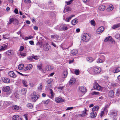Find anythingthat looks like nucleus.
<instances>
[{
    "label": "nucleus",
    "instance_id": "39448f33",
    "mask_svg": "<svg viewBox=\"0 0 120 120\" xmlns=\"http://www.w3.org/2000/svg\"><path fill=\"white\" fill-rule=\"evenodd\" d=\"M93 87L94 89L98 90H101L102 89V87L96 82H95L94 84Z\"/></svg>",
    "mask_w": 120,
    "mask_h": 120
},
{
    "label": "nucleus",
    "instance_id": "1a4fd4ad",
    "mask_svg": "<svg viewBox=\"0 0 120 120\" xmlns=\"http://www.w3.org/2000/svg\"><path fill=\"white\" fill-rule=\"evenodd\" d=\"M114 91L111 90L110 91L109 93L108 96L109 97L111 98H113L114 97Z\"/></svg>",
    "mask_w": 120,
    "mask_h": 120
},
{
    "label": "nucleus",
    "instance_id": "e433bc0d",
    "mask_svg": "<svg viewBox=\"0 0 120 120\" xmlns=\"http://www.w3.org/2000/svg\"><path fill=\"white\" fill-rule=\"evenodd\" d=\"M26 90L25 88H22L21 90L22 94L23 95L26 94Z\"/></svg>",
    "mask_w": 120,
    "mask_h": 120
},
{
    "label": "nucleus",
    "instance_id": "052dcab7",
    "mask_svg": "<svg viewBox=\"0 0 120 120\" xmlns=\"http://www.w3.org/2000/svg\"><path fill=\"white\" fill-rule=\"evenodd\" d=\"M24 2L26 3H29L31 2L30 0H24Z\"/></svg>",
    "mask_w": 120,
    "mask_h": 120
},
{
    "label": "nucleus",
    "instance_id": "473e14b6",
    "mask_svg": "<svg viewBox=\"0 0 120 120\" xmlns=\"http://www.w3.org/2000/svg\"><path fill=\"white\" fill-rule=\"evenodd\" d=\"M70 46L67 47V46L65 44H63L62 46V48L63 50L68 49Z\"/></svg>",
    "mask_w": 120,
    "mask_h": 120
},
{
    "label": "nucleus",
    "instance_id": "9b49d317",
    "mask_svg": "<svg viewBox=\"0 0 120 120\" xmlns=\"http://www.w3.org/2000/svg\"><path fill=\"white\" fill-rule=\"evenodd\" d=\"M53 69V67L50 65H47L45 67V69L47 70L50 71L52 70Z\"/></svg>",
    "mask_w": 120,
    "mask_h": 120
},
{
    "label": "nucleus",
    "instance_id": "20e7f679",
    "mask_svg": "<svg viewBox=\"0 0 120 120\" xmlns=\"http://www.w3.org/2000/svg\"><path fill=\"white\" fill-rule=\"evenodd\" d=\"M18 21L17 19L13 18H11L9 19V22L8 23V25H9L12 23L14 24L17 23Z\"/></svg>",
    "mask_w": 120,
    "mask_h": 120
},
{
    "label": "nucleus",
    "instance_id": "4468645a",
    "mask_svg": "<svg viewBox=\"0 0 120 120\" xmlns=\"http://www.w3.org/2000/svg\"><path fill=\"white\" fill-rule=\"evenodd\" d=\"M87 111V110L85 108V110L82 111V114H79L78 116L81 117H83L85 116L86 114V112Z\"/></svg>",
    "mask_w": 120,
    "mask_h": 120
},
{
    "label": "nucleus",
    "instance_id": "3c124183",
    "mask_svg": "<svg viewBox=\"0 0 120 120\" xmlns=\"http://www.w3.org/2000/svg\"><path fill=\"white\" fill-rule=\"evenodd\" d=\"M38 68L40 70H41L42 68V64H41L39 65H38L37 66Z\"/></svg>",
    "mask_w": 120,
    "mask_h": 120
},
{
    "label": "nucleus",
    "instance_id": "9d476101",
    "mask_svg": "<svg viewBox=\"0 0 120 120\" xmlns=\"http://www.w3.org/2000/svg\"><path fill=\"white\" fill-rule=\"evenodd\" d=\"M75 79L74 78H71L69 81V83L71 85H72L75 82Z\"/></svg>",
    "mask_w": 120,
    "mask_h": 120
},
{
    "label": "nucleus",
    "instance_id": "69168bd1",
    "mask_svg": "<svg viewBox=\"0 0 120 120\" xmlns=\"http://www.w3.org/2000/svg\"><path fill=\"white\" fill-rule=\"evenodd\" d=\"M104 111H105V112L107 113L108 111V110L107 109V107H105L104 108V109L103 110Z\"/></svg>",
    "mask_w": 120,
    "mask_h": 120
},
{
    "label": "nucleus",
    "instance_id": "6e6d98bb",
    "mask_svg": "<svg viewBox=\"0 0 120 120\" xmlns=\"http://www.w3.org/2000/svg\"><path fill=\"white\" fill-rule=\"evenodd\" d=\"M52 81V79H49L47 81V83L48 84H49L51 83Z\"/></svg>",
    "mask_w": 120,
    "mask_h": 120
},
{
    "label": "nucleus",
    "instance_id": "f03ea898",
    "mask_svg": "<svg viewBox=\"0 0 120 120\" xmlns=\"http://www.w3.org/2000/svg\"><path fill=\"white\" fill-rule=\"evenodd\" d=\"M69 25L63 24L61 25H59L55 27L56 30H67L69 28Z\"/></svg>",
    "mask_w": 120,
    "mask_h": 120
},
{
    "label": "nucleus",
    "instance_id": "58836bf2",
    "mask_svg": "<svg viewBox=\"0 0 120 120\" xmlns=\"http://www.w3.org/2000/svg\"><path fill=\"white\" fill-rule=\"evenodd\" d=\"M24 65L23 64H20L18 66V68L20 70H22L24 66Z\"/></svg>",
    "mask_w": 120,
    "mask_h": 120
},
{
    "label": "nucleus",
    "instance_id": "49530a36",
    "mask_svg": "<svg viewBox=\"0 0 120 120\" xmlns=\"http://www.w3.org/2000/svg\"><path fill=\"white\" fill-rule=\"evenodd\" d=\"M22 82L24 86L27 87V82L25 80H22Z\"/></svg>",
    "mask_w": 120,
    "mask_h": 120
},
{
    "label": "nucleus",
    "instance_id": "ea45409f",
    "mask_svg": "<svg viewBox=\"0 0 120 120\" xmlns=\"http://www.w3.org/2000/svg\"><path fill=\"white\" fill-rule=\"evenodd\" d=\"M49 100L48 99L46 101H42L41 102V103L42 104H45L47 105L49 101Z\"/></svg>",
    "mask_w": 120,
    "mask_h": 120
},
{
    "label": "nucleus",
    "instance_id": "a18cd8bd",
    "mask_svg": "<svg viewBox=\"0 0 120 120\" xmlns=\"http://www.w3.org/2000/svg\"><path fill=\"white\" fill-rule=\"evenodd\" d=\"M74 0H70L68 1H66L65 3H66L67 5H69L73 2Z\"/></svg>",
    "mask_w": 120,
    "mask_h": 120
},
{
    "label": "nucleus",
    "instance_id": "f257e3e1",
    "mask_svg": "<svg viewBox=\"0 0 120 120\" xmlns=\"http://www.w3.org/2000/svg\"><path fill=\"white\" fill-rule=\"evenodd\" d=\"M88 71L90 73L94 74L100 72L101 71V69L99 67L95 66L88 69Z\"/></svg>",
    "mask_w": 120,
    "mask_h": 120
},
{
    "label": "nucleus",
    "instance_id": "c9c22d12",
    "mask_svg": "<svg viewBox=\"0 0 120 120\" xmlns=\"http://www.w3.org/2000/svg\"><path fill=\"white\" fill-rule=\"evenodd\" d=\"M39 86H38V90L41 91L42 89V83H40L39 84Z\"/></svg>",
    "mask_w": 120,
    "mask_h": 120
},
{
    "label": "nucleus",
    "instance_id": "f8f14e48",
    "mask_svg": "<svg viewBox=\"0 0 120 120\" xmlns=\"http://www.w3.org/2000/svg\"><path fill=\"white\" fill-rule=\"evenodd\" d=\"M10 90V87L8 86L4 87L2 88L3 90L5 92H7Z\"/></svg>",
    "mask_w": 120,
    "mask_h": 120
},
{
    "label": "nucleus",
    "instance_id": "6ab92c4d",
    "mask_svg": "<svg viewBox=\"0 0 120 120\" xmlns=\"http://www.w3.org/2000/svg\"><path fill=\"white\" fill-rule=\"evenodd\" d=\"M9 76L13 78H15L16 77V75L15 74L14 72L13 71H11L8 73Z\"/></svg>",
    "mask_w": 120,
    "mask_h": 120
},
{
    "label": "nucleus",
    "instance_id": "09e8293b",
    "mask_svg": "<svg viewBox=\"0 0 120 120\" xmlns=\"http://www.w3.org/2000/svg\"><path fill=\"white\" fill-rule=\"evenodd\" d=\"M103 61L100 58H98L96 61L97 63H100L103 62Z\"/></svg>",
    "mask_w": 120,
    "mask_h": 120
},
{
    "label": "nucleus",
    "instance_id": "2f4dec72",
    "mask_svg": "<svg viewBox=\"0 0 120 120\" xmlns=\"http://www.w3.org/2000/svg\"><path fill=\"white\" fill-rule=\"evenodd\" d=\"M120 71V67H117L115 70H114L113 72L114 73H117Z\"/></svg>",
    "mask_w": 120,
    "mask_h": 120
},
{
    "label": "nucleus",
    "instance_id": "7ed1b4c3",
    "mask_svg": "<svg viewBox=\"0 0 120 120\" xmlns=\"http://www.w3.org/2000/svg\"><path fill=\"white\" fill-rule=\"evenodd\" d=\"M90 38V36L88 33L84 34L82 37V40L83 41L86 42L89 41Z\"/></svg>",
    "mask_w": 120,
    "mask_h": 120
},
{
    "label": "nucleus",
    "instance_id": "0eeeda50",
    "mask_svg": "<svg viewBox=\"0 0 120 120\" xmlns=\"http://www.w3.org/2000/svg\"><path fill=\"white\" fill-rule=\"evenodd\" d=\"M104 28L103 26H101L98 28L96 30V32L98 34L101 33L104 30Z\"/></svg>",
    "mask_w": 120,
    "mask_h": 120
},
{
    "label": "nucleus",
    "instance_id": "393cba45",
    "mask_svg": "<svg viewBox=\"0 0 120 120\" xmlns=\"http://www.w3.org/2000/svg\"><path fill=\"white\" fill-rule=\"evenodd\" d=\"M106 7L104 5H102L99 6L98 7L99 9L101 11H104L105 8Z\"/></svg>",
    "mask_w": 120,
    "mask_h": 120
},
{
    "label": "nucleus",
    "instance_id": "dca6fc26",
    "mask_svg": "<svg viewBox=\"0 0 120 120\" xmlns=\"http://www.w3.org/2000/svg\"><path fill=\"white\" fill-rule=\"evenodd\" d=\"M55 101L56 102L58 103L63 102L64 101V100L62 99L61 98L59 97L56 98L55 99Z\"/></svg>",
    "mask_w": 120,
    "mask_h": 120
},
{
    "label": "nucleus",
    "instance_id": "79ce46f5",
    "mask_svg": "<svg viewBox=\"0 0 120 120\" xmlns=\"http://www.w3.org/2000/svg\"><path fill=\"white\" fill-rule=\"evenodd\" d=\"M99 57L103 61H104L105 60V57L103 55H99Z\"/></svg>",
    "mask_w": 120,
    "mask_h": 120
},
{
    "label": "nucleus",
    "instance_id": "bb28decb",
    "mask_svg": "<svg viewBox=\"0 0 120 120\" xmlns=\"http://www.w3.org/2000/svg\"><path fill=\"white\" fill-rule=\"evenodd\" d=\"M51 38L52 39H55L56 40H58L59 38L58 36L56 35H51Z\"/></svg>",
    "mask_w": 120,
    "mask_h": 120
},
{
    "label": "nucleus",
    "instance_id": "aec40b11",
    "mask_svg": "<svg viewBox=\"0 0 120 120\" xmlns=\"http://www.w3.org/2000/svg\"><path fill=\"white\" fill-rule=\"evenodd\" d=\"M3 82L5 83H8L10 82V80L6 78H4L2 79Z\"/></svg>",
    "mask_w": 120,
    "mask_h": 120
},
{
    "label": "nucleus",
    "instance_id": "7c9ffc66",
    "mask_svg": "<svg viewBox=\"0 0 120 120\" xmlns=\"http://www.w3.org/2000/svg\"><path fill=\"white\" fill-rule=\"evenodd\" d=\"M99 107L98 106H95L92 109V111H96L99 109Z\"/></svg>",
    "mask_w": 120,
    "mask_h": 120
},
{
    "label": "nucleus",
    "instance_id": "2eb2a0df",
    "mask_svg": "<svg viewBox=\"0 0 120 120\" xmlns=\"http://www.w3.org/2000/svg\"><path fill=\"white\" fill-rule=\"evenodd\" d=\"M8 46L7 45H4L1 46L0 48V51H3L7 49Z\"/></svg>",
    "mask_w": 120,
    "mask_h": 120
},
{
    "label": "nucleus",
    "instance_id": "c85d7f7f",
    "mask_svg": "<svg viewBox=\"0 0 120 120\" xmlns=\"http://www.w3.org/2000/svg\"><path fill=\"white\" fill-rule=\"evenodd\" d=\"M10 104L9 101H4L3 102V105L4 107H6L8 105Z\"/></svg>",
    "mask_w": 120,
    "mask_h": 120
},
{
    "label": "nucleus",
    "instance_id": "c756f323",
    "mask_svg": "<svg viewBox=\"0 0 120 120\" xmlns=\"http://www.w3.org/2000/svg\"><path fill=\"white\" fill-rule=\"evenodd\" d=\"M86 60L90 63L92 62L94 60L93 58L90 57H88L86 58Z\"/></svg>",
    "mask_w": 120,
    "mask_h": 120
},
{
    "label": "nucleus",
    "instance_id": "864d4df0",
    "mask_svg": "<svg viewBox=\"0 0 120 120\" xmlns=\"http://www.w3.org/2000/svg\"><path fill=\"white\" fill-rule=\"evenodd\" d=\"M28 59L30 61H32V60L33 59V56H30L28 57Z\"/></svg>",
    "mask_w": 120,
    "mask_h": 120
},
{
    "label": "nucleus",
    "instance_id": "f704fd0d",
    "mask_svg": "<svg viewBox=\"0 0 120 120\" xmlns=\"http://www.w3.org/2000/svg\"><path fill=\"white\" fill-rule=\"evenodd\" d=\"M111 85L113 88L116 87L118 86V85L117 83L114 82L111 83Z\"/></svg>",
    "mask_w": 120,
    "mask_h": 120
},
{
    "label": "nucleus",
    "instance_id": "de8ad7c7",
    "mask_svg": "<svg viewBox=\"0 0 120 120\" xmlns=\"http://www.w3.org/2000/svg\"><path fill=\"white\" fill-rule=\"evenodd\" d=\"M12 51V50H9L6 52V54L8 55H10L12 54L11 52Z\"/></svg>",
    "mask_w": 120,
    "mask_h": 120
},
{
    "label": "nucleus",
    "instance_id": "8fccbe9b",
    "mask_svg": "<svg viewBox=\"0 0 120 120\" xmlns=\"http://www.w3.org/2000/svg\"><path fill=\"white\" fill-rule=\"evenodd\" d=\"M75 74L77 75H79V70L76 69L74 71Z\"/></svg>",
    "mask_w": 120,
    "mask_h": 120
},
{
    "label": "nucleus",
    "instance_id": "680f3d73",
    "mask_svg": "<svg viewBox=\"0 0 120 120\" xmlns=\"http://www.w3.org/2000/svg\"><path fill=\"white\" fill-rule=\"evenodd\" d=\"M24 49V47L23 46H21L20 47L19 50L20 51H22Z\"/></svg>",
    "mask_w": 120,
    "mask_h": 120
},
{
    "label": "nucleus",
    "instance_id": "423d86ee",
    "mask_svg": "<svg viewBox=\"0 0 120 120\" xmlns=\"http://www.w3.org/2000/svg\"><path fill=\"white\" fill-rule=\"evenodd\" d=\"M39 97L38 95H36L33 94L31 97L32 100L33 101H35Z\"/></svg>",
    "mask_w": 120,
    "mask_h": 120
},
{
    "label": "nucleus",
    "instance_id": "338daca9",
    "mask_svg": "<svg viewBox=\"0 0 120 120\" xmlns=\"http://www.w3.org/2000/svg\"><path fill=\"white\" fill-rule=\"evenodd\" d=\"M14 12L16 14H18V11L17 8H15L14 10Z\"/></svg>",
    "mask_w": 120,
    "mask_h": 120
},
{
    "label": "nucleus",
    "instance_id": "72a5a7b5",
    "mask_svg": "<svg viewBox=\"0 0 120 120\" xmlns=\"http://www.w3.org/2000/svg\"><path fill=\"white\" fill-rule=\"evenodd\" d=\"M19 116L18 115H15L13 117L12 120H18L19 119Z\"/></svg>",
    "mask_w": 120,
    "mask_h": 120
},
{
    "label": "nucleus",
    "instance_id": "4d7b16f0",
    "mask_svg": "<svg viewBox=\"0 0 120 120\" xmlns=\"http://www.w3.org/2000/svg\"><path fill=\"white\" fill-rule=\"evenodd\" d=\"M104 111H101V112L100 113V115L101 117H102L104 114Z\"/></svg>",
    "mask_w": 120,
    "mask_h": 120
},
{
    "label": "nucleus",
    "instance_id": "37998d69",
    "mask_svg": "<svg viewBox=\"0 0 120 120\" xmlns=\"http://www.w3.org/2000/svg\"><path fill=\"white\" fill-rule=\"evenodd\" d=\"M30 109H32L33 106L31 103H28L26 105Z\"/></svg>",
    "mask_w": 120,
    "mask_h": 120
},
{
    "label": "nucleus",
    "instance_id": "f3484780",
    "mask_svg": "<svg viewBox=\"0 0 120 120\" xmlns=\"http://www.w3.org/2000/svg\"><path fill=\"white\" fill-rule=\"evenodd\" d=\"M113 7L112 4H110L107 8L106 10L107 11H112L113 9Z\"/></svg>",
    "mask_w": 120,
    "mask_h": 120
},
{
    "label": "nucleus",
    "instance_id": "412c9836",
    "mask_svg": "<svg viewBox=\"0 0 120 120\" xmlns=\"http://www.w3.org/2000/svg\"><path fill=\"white\" fill-rule=\"evenodd\" d=\"M43 47L44 49L46 50H48L50 48L49 45L48 43H46L43 46Z\"/></svg>",
    "mask_w": 120,
    "mask_h": 120
},
{
    "label": "nucleus",
    "instance_id": "a211bd4d",
    "mask_svg": "<svg viewBox=\"0 0 120 120\" xmlns=\"http://www.w3.org/2000/svg\"><path fill=\"white\" fill-rule=\"evenodd\" d=\"M32 67L33 66L31 64H29L27 65L26 66L25 68H24V70L25 71L26 70H29L31 69Z\"/></svg>",
    "mask_w": 120,
    "mask_h": 120
},
{
    "label": "nucleus",
    "instance_id": "5701e85b",
    "mask_svg": "<svg viewBox=\"0 0 120 120\" xmlns=\"http://www.w3.org/2000/svg\"><path fill=\"white\" fill-rule=\"evenodd\" d=\"M97 115V113L95 112L92 111L90 114V116L91 118L95 117Z\"/></svg>",
    "mask_w": 120,
    "mask_h": 120
},
{
    "label": "nucleus",
    "instance_id": "6e6552de",
    "mask_svg": "<svg viewBox=\"0 0 120 120\" xmlns=\"http://www.w3.org/2000/svg\"><path fill=\"white\" fill-rule=\"evenodd\" d=\"M78 51L76 49H74L72 50L70 53L71 56H74L76 55L78 53Z\"/></svg>",
    "mask_w": 120,
    "mask_h": 120
},
{
    "label": "nucleus",
    "instance_id": "4be33fe9",
    "mask_svg": "<svg viewBox=\"0 0 120 120\" xmlns=\"http://www.w3.org/2000/svg\"><path fill=\"white\" fill-rule=\"evenodd\" d=\"M50 93V94L51 95H49V97L51 99L53 98L54 97V94L52 90V89H49Z\"/></svg>",
    "mask_w": 120,
    "mask_h": 120
},
{
    "label": "nucleus",
    "instance_id": "0e129e2a",
    "mask_svg": "<svg viewBox=\"0 0 120 120\" xmlns=\"http://www.w3.org/2000/svg\"><path fill=\"white\" fill-rule=\"evenodd\" d=\"M64 86H60L57 87V89H60L62 90H63V89Z\"/></svg>",
    "mask_w": 120,
    "mask_h": 120
},
{
    "label": "nucleus",
    "instance_id": "5fc2aeb1",
    "mask_svg": "<svg viewBox=\"0 0 120 120\" xmlns=\"http://www.w3.org/2000/svg\"><path fill=\"white\" fill-rule=\"evenodd\" d=\"M120 37V35L119 34H116L115 35V38L117 39H119Z\"/></svg>",
    "mask_w": 120,
    "mask_h": 120
},
{
    "label": "nucleus",
    "instance_id": "c03bdc74",
    "mask_svg": "<svg viewBox=\"0 0 120 120\" xmlns=\"http://www.w3.org/2000/svg\"><path fill=\"white\" fill-rule=\"evenodd\" d=\"M33 38V36H29L28 37H25L24 38H22L25 40H27L28 39H31Z\"/></svg>",
    "mask_w": 120,
    "mask_h": 120
},
{
    "label": "nucleus",
    "instance_id": "13d9d810",
    "mask_svg": "<svg viewBox=\"0 0 120 120\" xmlns=\"http://www.w3.org/2000/svg\"><path fill=\"white\" fill-rule=\"evenodd\" d=\"M20 55L23 56H25L26 55V54L25 53H23L22 52H21L20 53Z\"/></svg>",
    "mask_w": 120,
    "mask_h": 120
},
{
    "label": "nucleus",
    "instance_id": "a878e982",
    "mask_svg": "<svg viewBox=\"0 0 120 120\" xmlns=\"http://www.w3.org/2000/svg\"><path fill=\"white\" fill-rule=\"evenodd\" d=\"M68 72L67 71L65 70L64 71L62 75V77L63 78H66Z\"/></svg>",
    "mask_w": 120,
    "mask_h": 120
},
{
    "label": "nucleus",
    "instance_id": "a19ab883",
    "mask_svg": "<svg viewBox=\"0 0 120 120\" xmlns=\"http://www.w3.org/2000/svg\"><path fill=\"white\" fill-rule=\"evenodd\" d=\"M19 106L17 105L14 106L12 107V109L15 110H18L19 109Z\"/></svg>",
    "mask_w": 120,
    "mask_h": 120
},
{
    "label": "nucleus",
    "instance_id": "603ef678",
    "mask_svg": "<svg viewBox=\"0 0 120 120\" xmlns=\"http://www.w3.org/2000/svg\"><path fill=\"white\" fill-rule=\"evenodd\" d=\"M90 23L93 26H95V22L93 20L91 21Z\"/></svg>",
    "mask_w": 120,
    "mask_h": 120
},
{
    "label": "nucleus",
    "instance_id": "ddd939ff",
    "mask_svg": "<svg viewBox=\"0 0 120 120\" xmlns=\"http://www.w3.org/2000/svg\"><path fill=\"white\" fill-rule=\"evenodd\" d=\"M79 90L82 92H86V89L85 87L82 86L79 88Z\"/></svg>",
    "mask_w": 120,
    "mask_h": 120
},
{
    "label": "nucleus",
    "instance_id": "4c0bfd02",
    "mask_svg": "<svg viewBox=\"0 0 120 120\" xmlns=\"http://www.w3.org/2000/svg\"><path fill=\"white\" fill-rule=\"evenodd\" d=\"M112 38V37L111 36L107 37L104 40L105 41H108L111 40Z\"/></svg>",
    "mask_w": 120,
    "mask_h": 120
},
{
    "label": "nucleus",
    "instance_id": "e2e57ef3",
    "mask_svg": "<svg viewBox=\"0 0 120 120\" xmlns=\"http://www.w3.org/2000/svg\"><path fill=\"white\" fill-rule=\"evenodd\" d=\"M99 94V93L98 92H96L95 91H94L92 92V94L93 95L94 94Z\"/></svg>",
    "mask_w": 120,
    "mask_h": 120
},
{
    "label": "nucleus",
    "instance_id": "bf43d9fd",
    "mask_svg": "<svg viewBox=\"0 0 120 120\" xmlns=\"http://www.w3.org/2000/svg\"><path fill=\"white\" fill-rule=\"evenodd\" d=\"M27 115L28 114H24L23 115V117L26 120H28Z\"/></svg>",
    "mask_w": 120,
    "mask_h": 120
},
{
    "label": "nucleus",
    "instance_id": "b1692460",
    "mask_svg": "<svg viewBox=\"0 0 120 120\" xmlns=\"http://www.w3.org/2000/svg\"><path fill=\"white\" fill-rule=\"evenodd\" d=\"M120 26V23L117 24L112 26V28L114 29L119 27Z\"/></svg>",
    "mask_w": 120,
    "mask_h": 120
},
{
    "label": "nucleus",
    "instance_id": "cd10ccee",
    "mask_svg": "<svg viewBox=\"0 0 120 120\" xmlns=\"http://www.w3.org/2000/svg\"><path fill=\"white\" fill-rule=\"evenodd\" d=\"M78 20L76 19H74L72 20L71 23L72 25H75L78 22Z\"/></svg>",
    "mask_w": 120,
    "mask_h": 120
},
{
    "label": "nucleus",
    "instance_id": "774afa93",
    "mask_svg": "<svg viewBox=\"0 0 120 120\" xmlns=\"http://www.w3.org/2000/svg\"><path fill=\"white\" fill-rule=\"evenodd\" d=\"M73 108V107H68L66 109V110H70L71 109H72Z\"/></svg>",
    "mask_w": 120,
    "mask_h": 120
}]
</instances>
